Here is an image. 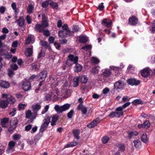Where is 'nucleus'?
I'll return each instance as SVG.
<instances>
[{
  "label": "nucleus",
  "instance_id": "33",
  "mask_svg": "<svg viewBox=\"0 0 155 155\" xmlns=\"http://www.w3.org/2000/svg\"><path fill=\"white\" fill-rule=\"evenodd\" d=\"M58 119V116L57 115H54L52 117L51 122V124L52 126L55 125Z\"/></svg>",
  "mask_w": 155,
  "mask_h": 155
},
{
  "label": "nucleus",
  "instance_id": "16",
  "mask_svg": "<svg viewBox=\"0 0 155 155\" xmlns=\"http://www.w3.org/2000/svg\"><path fill=\"white\" fill-rule=\"evenodd\" d=\"M10 86V84L7 82L3 81L0 80V87L4 88H8Z\"/></svg>",
  "mask_w": 155,
  "mask_h": 155
},
{
  "label": "nucleus",
  "instance_id": "32",
  "mask_svg": "<svg viewBox=\"0 0 155 155\" xmlns=\"http://www.w3.org/2000/svg\"><path fill=\"white\" fill-rule=\"evenodd\" d=\"M44 28L43 26L40 24H38L36 25L35 27V29L37 31L41 32Z\"/></svg>",
  "mask_w": 155,
  "mask_h": 155
},
{
  "label": "nucleus",
  "instance_id": "19",
  "mask_svg": "<svg viewBox=\"0 0 155 155\" xmlns=\"http://www.w3.org/2000/svg\"><path fill=\"white\" fill-rule=\"evenodd\" d=\"M62 27L63 31H65V32H67L69 36L72 35V32L69 29H68V25L67 24H64L63 26H62Z\"/></svg>",
  "mask_w": 155,
  "mask_h": 155
},
{
  "label": "nucleus",
  "instance_id": "28",
  "mask_svg": "<svg viewBox=\"0 0 155 155\" xmlns=\"http://www.w3.org/2000/svg\"><path fill=\"white\" fill-rule=\"evenodd\" d=\"M59 36L61 38H63L68 35L67 32H65V31L60 30L58 32Z\"/></svg>",
  "mask_w": 155,
  "mask_h": 155
},
{
  "label": "nucleus",
  "instance_id": "36",
  "mask_svg": "<svg viewBox=\"0 0 155 155\" xmlns=\"http://www.w3.org/2000/svg\"><path fill=\"white\" fill-rule=\"evenodd\" d=\"M98 122L96 120H94L91 123L88 124L87 127L89 128H92L96 126Z\"/></svg>",
  "mask_w": 155,
  "mask_h": 155
},
{
  "label": "nucleus",
  "instance_id": "44",
  "mask_svg": "<svg viewBox=\"0 0 155 155\" xmlns=\"http://www.w3.org/2000/svg\"><path fill=\"white\" fill-rule=\"evenodd\" d=\"M73 133L75 137L77 139L79 138V131L78 130H74L73 131Z\"/></svg>",
  "mask_w": 155,
  "mask_h": 155
},
{
  "label": "nucleus",
  "instance_id": "51",
  "mask_svg": "<svg viewBox=\"0 0 155 155\" xmlns=\"http://www.w3.org/2000/svg\"><path fill=\"white\" fill-rule=\"evenodd\" d=\"M11 7L12 9L14 10L15 13L17 12V5L15 2H12L11 4Z\"/></svg>",
  "mask_w": 155,
  "mask_h": 155
},
{
  "label": "nucleus",
  "instance_id": "60",
  "mask_svg": "<svg viewBox=\"0 0 155 155\" xmlns=\"http://www.w3.org/2000/svg\"><path fill=\"white\" fill-rule=\"evenodd\" d=\"M79 28L78 26H74L73 27L72 31H71L72 32V34L73 33L79 31Z\"/></svg>",
  "mask_w": 155,
  "mask_h": 155
},
{
  "label": "nucleus",
  "instance_id": "1",
  "mask_svg": "<svg viewBox=\"0 0 155 155\" xmlns=\"http://www.w3.org/2000/svg\"><path fill=\"white\" fill-rule=\"evenodd\" d=\"M2 97L6 98V100H2L0 101V107L2 109L7 108L9 102L12 103L15 101L14 98L10 94H3L2 95Z\"/></svg>",
  "mask_w": 155,
  "mask_h": 155
},
{
  "label": "nucleus",
  "instance_id": "61",
  "mask_svg": "<svg viewBox=\"0 0 155 155\" xmlns=\"http://www.w3.org/2000/svg\"><path fill=\"white\" fill-rule=\"evenodd\" d=\"M92 47L91 45H86L84 47H83L81 48L82 49H84L85 51H87L91 49Z\"/></svg>",
  "mask_w": 155,
  "mask_h": 155
},
{
  "label": "nucleus",
  "instance_id": "27",
  "mask_svg": "<svg viewBox=\"0 0 155 155\" xmlns=\"http://www.w3.org/2000/svg\"><path fill=\"white\" fill-rule=\"evenodd\" d=\"M40 45L45 48H48L49 51L51 50V48L48 44L47 42L44 41H41Z\"/></svg>",
  "mask_w": 155,
  "mask_h": 155
},
{
  "label": "nucleus",
  "instance_id": "49",
  "mask_svg": "<svg viewBox=\"0 0 155 155\" xmlns=\"http://www.w3.org/2000/svg\"><path fill=\"white\" fill-rule=\"evenodd\" d=\"M108 117H110L111 118L118 117L116 112H112L110 114Z\"/></svg>",
  "mask_w": 155,
  "mask_h": 155
},
{
  "label": "nucleus",
  "instance_id": "52",
  "mask_svg": "<svg viewBox=\"0 0 155 155\" xmlns=\"http://www.w3.org/2000/svg\"><path fill=\"white\" fill-rule=\"evenodd\" d=\"M32 113L30 110H28L26 112V117L27 118H30L31 116Z\"/></svg>",
  "mask_w": 155,
  "mask_h": 155
},
{
  "label": "nucleus",
  "instance_id": "39",
  "mask_svg": "<svg viewBox=\"0 0 155 155\" xmlns=\"http://www.w3.org/2000/svg\"><path fill=\"white\" fill-rule=\"evenodd\" d=\"M134 146L136 148H139L141 146V142L140 141L138 140H134Z\"/></svg>",
  "mask_w": 155,
  "mask_h": 155
},
{
  "label": "nucleus",
  "instance_id": "56",
  "mask_svg": "<svg viewBox=\"0 0 155 155\" xmlns=\"http://www.w3.org/2000/svg\"><path fill=\"white\" fill-rule=\"evenodd\" d=\"M48 23L47 21L42 19V25L45 28L48 26Z\"/></svg>",
  "mask_w": 155,
  "mask_h": 155
},
{
  "label": "nucleus",
  "instance_id": "40",
  "mask_svg": "<svg viewBox=\"0 0 155 155\" xmlns=\"http://www.w3.org/2000/svg\"><path fill=\"white\" fill-rule=\"evenodd\" d=\"M124 67V65L122 63L120 64L119 67H115L114 66H110V68L115 71L118 70L119 69H121Z\"/></svg>",
  "mask_w": 155,
  "mask_h": 155
},
{
  "label": "nucleus",
  "instance_id": "45",
  "mask_svg": "<svg viewBox=\"0 0 155 155\" xmlns=\"http://www.w3.org/2000/svg\"><path fill=\"white\" fill-rule=\"evenodd\" d=\"M143 128L147 129L150 126V123L148 120H146L143 124Z\"/></svg>",
  "mask_w": 155,
  "mask_h": 155
},
{
  "label": "nucleus",
  "instance_id": "62",
  "mask_svg": "<svg viewBox=\"0 0 155 155\" xmlns=\"http://www.w3.org/2000/svg\"><path fill=\"white\" fill-rule=\"evenodd\" d=\"M49 4L48 2L45 1L43 2L42 4V6L43 8H45L47 7Z\"/></svg>",
  "mask_w": 155,
  "mask_h": 155
},
{
  "label": "nucleus",
  "instance_id": "24",
  "mask_svg": "<svg viewBox=\"0 0 155 155\" xmlns=\"http://www.w3.org/2000/svg\"><path fill=\"white\" fill-rule=\"evenodd\" d=\"M138 134V133L135 131H128V137L130 139L132 137L137 136Z\"/></svg>",
  "mask_w": 155,
  "mask_h": 155
},
{
  "label": "nucleus",
  "instance_id": "41",
  "mask_svg": "<svg viewBox=\"0 0 155 155\" xmlns=\"http://www.w3.org/2000/svg\"><path fill=\"white\" fill-rule=\"evenodd\" d=\"M132 103L134 105L143 104V103L141 101L140 99H137L134 100L132 101Z\"/></svg>",
  "mask_w": 155,
  "mask_h": 155
},
{
  "label": "nucleus",
  "instance_id": "26",
  "mask_svg": "<svg viewBox=\"0 0 155 155\" xmlns=\"http://www.w3.org/2000/svg\"><path fill=\"white\" fill-rule=\"evenodd\" d=\"M88 40V38L86 36H82L79 37V41L81 43H86Z\"/></svg>",
  "mask_w": 155,
  "mask_h": 155
},
{
  "label": "nucleus",
  "instance_id": "63",
  "mask_svg": "<svg viewBox=\"0 0 155 155\" xmlns=\"http://www.w3.org/2000/svg\"><path fill=\"white\" fill-rule=\"evenodd\" d=\"M130 98H128L127 96H124L122 98V101L121 103L125 102L127 101H129Z\"/></svg>",
  "mask_w": 155,
  "mask_h": 155
},
{
  "label": "nucleus",
  "instance_id": "3",
  "mask_svg": "<svg viewBox=\"0 0 155 155\" xmlns=\"http://www.w3.org/2000/svg\"><path fill=\"white\" fill-rule=\"evenodd\" d=\"M70 105L68 104H66L61 106L58 105H55L54 108L55 110L58 113H62V112L68 110L70 107Z\"/></svg>",
  "mask_w": 155,
  "mask_h": 155
},
{
  "label": "nucleus",
  "instance_id": "54",
  "mask_svg": "<svg viewBox=\"0 0 155 155\" xmlns=\"http://www.w3.org/2000/svg\"><path fill=\"white\" fill-rule=\"evenodd\" d=\"M37 62H35L32 64V67L33 70L37 71L38 70V68L37 67Z\"/></svg>",
  "mask_w": 155,
  "mask_h": 155
},
{
  "label": "nucleus",
  "instance_id": "6",
  "mask_svg": "<svg viewBox=\"0 0 155 155\" xmlns=\"http://www.w3.org/2000/svg\"><path fill=\"white\" fill-rule=\"evenodd\" d=\"M68 58L69 59L66 62V65L68 66H71L73 63L74 64L77 63L78 61V58L77 56L74 57L73 55L71 54L68 56Z\"/></svg>",
  "mask_w": 155,
  "mask_h": 155
},
{
  "label": "nucleus",
  "instance_id": "53",
  "mask_svg": "<svg viewBox=\"0 0 155 155\" xmlns=\"http://www.w3.org/2000/svg\"><path fill=\"white\" fill-rule=\"evenodd\" d=\"M26 106V105L25 104L20 103L18 104V108L19 110H24Z\"/></svg>",
  "mask_w": 155,
  "mask_h": 155
},
{
  "label": "nucleus",
  "instance_id": "2",
  "mask_svg": "<svg viewBox=\"0 0 155 155\" xmlns=\"http://www.w3.org/2000/svg\"><path fill=\"white\" fill-rule=\"evenodd\" d=\"M68 81L66 82V83L64 84V86L60 90L55 89V90L57 91L56 93L58 94V97L60 96L66 97L69 96L70 94V91L68 90L65 87L68 85Z\"/></svg>",
  "mask_w": 155,
  "mask_h": 155
},
{
  "label": "nucleus",
  "instance_id": "42",
  "mask_svg": "<svg viewBox=\"0 0 155 155\" xmlns=\"http://www.w3.org/2000/svg\"><path fill=\"white\" fill-rule=\"evenodd\" d=\"M106 77L102 75V74L101 75L99 76L98 78L99 80L102 82H106L107 81L106 80Z\"/></svg>",
  "mask_w": 155,
  "mask_h": 155
},
{
  "label": "nucleus",
  "instance_id": "64",
  "mask_svg": "<svg viewBox=\"0 0 155 155\" xmlns=\"http://www.w3.org/2000/svg\"><path fill=\"white\" fill-rule=\"evenodd\" d=\"M11 68L13 70H16L17 69L18 67L16 64H13L11 65Z\"/></svg>",
  "mask_w": 155,
  "mask_h": 155
},
{
  "label": "nucleus",
  "instance_id": "20",
  "mask_svg": "<svg viewBox=\"0 0 155 155\" xmlns=\"http://www.w3.org/2000/svg\"><path fill=\"white\" fill-rule=\"evenodd\" d=\"M138 21V20L137 18L134 17H132L129 19V23L131 25H135L137 24Z\"/></svg>",
  "mask_w": 155,
  "mask_h": 155
},
{
  "label": "nucleus",
  "instance_id": "7",
  "mask_svg": "<svg viewBox=\"0 0 155 155\" xmlns=\"http://www.w3.org/2000/svg\"><path fill=\"white\" fill-rule=\"evenodd\" d=\"M47 73L45 71H43L41 72L37 77V79L40 82H43L45 81V78L47 77Z\"/></svg>",
  "mask_w": 155,
  "mask_h": 155
},
{
  "label": "nucleus",
  "instance_id": "37",
  "mask_svg": "<svg viewBox=\"0 0 155 155\" xmlns=\"http://www.w3.org/2000/svg\"><path fill=\"white\" fill-rule=\"evenodd\" d=\"M9 120L8 118L5 117L2 119L1 124L2 127H5L6 124L8 122Z\"/></svg>",
  "mask_w": 155,
  "mask_h": 155
},
{
  "label": "nucleus",
  "instance_id": "31",
  "mask_svg": "<svg viewBox=\"0 0 155 155\" xmlns=\"http://www.w3.org/2000/svg\"><path fill=\"white\" fill-rule=\"evenodd\" d=\"M82 69V66L78 64H77L74 68V71L75 72H80Z\"/></svg>",
  "mask_w": 155,
  "mask_h": 155
},
{
  "label": "nucleus",
  "instance_id": "35",
  "mask_svg": "<svg viewBox=\"0 0 155 155\" xmlns=\"http://www.w3.org/2000/svg\"><path fill=\"white\" fill-rule=\"evenodd\" d=\"M79 78L78 77H75L73 80V86L76 87L78 85Z\"/></svg>",
  "mask_w": 155,
  "mask_h": 155
},
{
  "label": "nucleus",
  "instance_id": "23",
  "mask_svg": "<svg viewBox=\"0 0 155 155\" xmlns=\"http://www.w3.org/2000/svg\"><path fill=\"white\" fill-rule=\"evenodd\" d=\"M123 110L121 107H119L117 108L115 110L118 116V117H119L120 116L123 115Z\"/></svg>",
  "mask_w": 155,
  "mask_h": 155
},
{
  "label": "nucleus",
  "instance_id": "15",
  "mask_svg": "<svg viewBox=\"0 0 155 155\" xmlns=\"http://www.w3.org/2000/svg\"><path fill=\"white\" fill-rule=\"evenodd\" d=\"M101 23L103 25H105L106 27L110 28L111 27L112 22L111 20L105 19L102 21Z\"/></svg>",
  "mask_w": 155,
  "mask_h": 155
},
{
  "label": "nucleus",
  "instance_id": "58",
  "mask_svg": "<svg viewBox=\"0 0 155 155\" xmlns=\"http://www.w3.org/2000/svg\"><path fill=\"white\" fill-rule=\"evenodd\" d=\"M49 108V105H46L45 107L44 110L42 111L41 112V113L42 114H45V113L47 112L48 109Z\"/></svg>",
  "mask_w": 155,
  "mask_h": 155
},
{
  "label": "nucleus",
  "instance_id": "30",
  "mask_svg": "<svg viewBox=\"0 0 155 155\" xmlns=\"http://www.w3.org/2000/svg\"><path fill=\"white\" fill-rule=\"evenodd\" d=\"M32 109L34 111H37L41 108V106L38 103L33 105L32 106Z\"/></svg>",
  "mask_w": 155,
  "mask_h": 155
},
{
  "label": "nucleus",
  "instance_id": "21",
  "mask_svg": "<svg viewBox=\"0 0 155 155\" xmlns=\"http://www.w3.org/2000/svg\"><path fill=\"white\" fill-rule=\"evenodd\" d=\"M111 71L110 70L106 68L104 70L102 73V75L105 77H109L111 74Z\"/></svg>",
  "mask_w": 155,
  "mask_h": 155
},
{
  "label": "nucleus",
  "instance_id": "17",
  "mask_svg": "<svg viewBox=\"0 0 155 155\" xmlns=\"http://www.w3.org/2000/svg\"><path fill=\"white\" fill-rule=\"evenodd\" d=\"M78 110H81L84 114H86L87 113V108L81 104H80L78 106Z\"/></svg>",
  "mask_w": 155,
  "mask_h": 155
},
{
  "label": "nucleus",
  "instance_id": "43",
  "mask_svg": "<svg viewBox=\"0 0 155 155\" xmlns=\"http://www.w3.org/2000/svg\"><path fill=\"white\" fill-rule=\"evenodd\" d=\"M109 138L107 136H104L102 138V142L103 143H106L109 140Z\"/></svg>",
  "mask_w": 155,
  "mask_h": 155
},
{
  "label": "nucleus",
  "instance_id": "14",
  "mask_svg": "<svg viewBox=\"0 0 155 155\" xmlns=\"http://www.w3.org/2000/svg\"><path fill=\"white\" fill-rule=\"evenodd\" d=\"M124 86V83L121 81H119L114 84V87L116 89L123 88Z\"/></svg>",
  "mask_w": 155,
  "mask_h": 155
},
{
  "label": "nucleus",
  "instance_id": "48",
  "mask_svg": "<svg viewBox=\"0 0 155 155\" xmlns=\"http://www.w3.org/2000/svg\"><path fill=\"white\" fill-rule=\"evenodd\" d=\"M50 5L53 9H57L58 8V5L57 3L52 2L50 3Z\"/></svg>",
  "mask_w": 155,
  "mask_h": 155
},
{
  "label": "nucleus",
  "instance_id": "50",
  "mask_svg": "<svg viewBox=\"0 0 155 155\" xmlns=\"http://www.w3.org/2000/svg\"><path fill=\"white\" fill-rule=\"evenodd\" d=\"M91 61L93 63L98 64L99 62L100 61L97 58L93 57L91 58Z\"/></svg>",
  "mask_w": 155,
  "mask_h": 155
},
{
  "label": "nucleus",
  "instance_id": "34",
  "mask_svg": "<svg viewBox=\"0 0 155 155\" xmlns=\"http://www.w3.org/2000/svg\"><path fill=\"white\" fill-rule=\"evenodd\" d=\"M141 140L143 142L147 143L148 142V139L146 134H143L141 137Z\"/></svg>",
  "mask_w": 155,
  "mask_h": 155
},
{
  "label": "nucleus",
  "instance_id": "18",
  "mask_svg": "<svg viewBox=\"0 0 155 155\" xmlns=\"http://www.w3.org/2000/svg\"><path fill=\"white\" fill-rule=\"evenodd\" d=\"M33 46H31L30 48H27L25 51V54L27 56H30L33 53Z\"/></svg>",
  "mask_w": 155,
  "mask_h": 155
},
{
  "label": "nucleus",
  "instance_id": "5",
  "mask_svg": "<svg viewBox=\"0 0 155 155\" xmlns=\"http://www.w3.org/2000/svg\"><path fill=\"white\" fill-rule=\"evenodd\" d=\"M50 122V118L49 117H45L43 121V124L41 125L40 130L41 132H43L48 127Z\"/></svg>",
  "mask_w": 155,
  "mask_h": 155
},
{
  "label": "nucleus",
  "instance_id": "22",
  "mask_svg": "<svg viewBox=\"0 0 155 155\" xmlns=\"http://www.w3.org/2000/svg\"><path fill=\"white\" fill-rule=\"evenodd\" d=\"M20 26H23L24 24L25 21L23 17H20L18 19L16 20L15 22Z\"/></svg>",
  "mask_w": 155,
  "mask_h": 155
},
{
  "label": "nucleus",
  "instance_id": "38",
  "mask_svg": "<svg viewBox=\"0 0 155 155\" xmlns=\"http://www.w3.org/2000/svg\"><path fill=\"white\" fill-rule=\"evenodd\" d=\"M151 28H150V31L152 33H155V20H154L151 25Z\"/></svg>",
  "mask_w": 155,
  "mask_h": 155
},
{
  "label": "nucleus",
  "instance_id": "29",
  "mask_svg": "<svg viewBox=\"0 0 155 155\" xmlns=\"http://www.w3.org/2000/svg\"><path fill=\"white\" fill-rule=\"evenodd\" d=\"M78 141H73V142L65 145L64 147L65 148L68 147H71L75 146L78 144Z\"/></svg>",
  "mask_w": 155,
  "mask_h": 155
},
{
  "label": "nucleus",
  "instance_id": "10",
  "mask_svg": "<svg viewBox=\"0 0 155 155\" xmlns=\"http://www.w3.org/2000/svg\"><path fill=\"white\" fill-rule=\"evenodd\" d=\"M23 89L25 91H28L31 89V84L30 82L26 80L23 81L22 85Z\"/></svg>",
  "mask_w": 155,
  "mask_h": 155
},
{
  "label": "nucleus",
  "instance_id": "25",
  "mask_svg": "<svg viewBox=\"0 0 155 155\" xmlns=\"http://www.w3.org/2000/svg\"><path fill=\"white\" fill-rule=\"evenodd\" d=\"M51 80L50 83L52 87H55L58 85V82L56 80H55L53 78H50Z\"/></svg>",
  "mask_w": 155,
  "mask_h": 155
},
{
  "label": "nucleus",
  "instance_id": "11",
  "mask_svg": "<svg viewBox=\"0 0 155 155\" xmlns=\"http://www.w3.org/2000/svg\"><path fill=\"white\" fill-rule=\"evenodd\" d=\"M18 120L16 118H14L12 120L11 123V127L9 128L10 131L14 130L18 124Z\"/></svg>",
  "mask_w": 155,
  "mask_h": 155
},
{
  "label": "nucleus",
  "instance_id": "13",
  "mask_svg": "<svg viewBox=\"0 0 155 155\" xmlns=\"http://www.w3.org/2000/svg\"><path fill=\"white\" fill-rule=\"evenodd\" d=\"M151 70L148 67H147L143 69L141 71L142 76L144 77H147L149 75Z\"/></svg>",
  "mask_w": 155,
  "mask_h": 155
},
{
  "label": "nucleus",
  "instance_id": "46",
  "mask_svg": "<svg viewBox=\"0 0 155 155\" xmlns=\"http://www.w3.org/2000/svg\"><path fill=\"white\" fill-rule=\"evenodd\" d=\"M81 79V83L84 84L86 83L88 80L87 78L85 75L82 76Z\"/></svg>",
  "mask_w": 155,
  "mask_h": 155
},
{
  "label": "nucleus",
  "instance_id": "59",
  "mask_svg": "<svg viewBox=\"0 0 155 155\" xmlns=\"http://www.w3.org/2000/svg\"><path fill=\"white\" fill-rule=\"evenodd\" d=\"M21 137V136L19 134H15L13 136V138L15 140H17L19 139Z\"/></svg>",
  "mask_w": 155,
  "mask_h": 155
},
{
  "label": "nucleus",
  "instance_id": "47",
  "mask_svg": "<svg viewBox=\"0 0 155 155\" xmlns=\"http://www.w3.org/2000/svg\"><path fill=\"white\" fill-rule=\"evenodd\" d=\"M33 7L31 5H29L27 8V12L30 14L32 13L33 11Z\"/></svg>",
  "mask_w": 155,
  "mask_h": 155
},
{
  "label": "nucleus",
  "instance_id": "9",
  "mask_svg": "<svg viewBox=\"0 0 155 155\" xmlns=\"http://www.w3.org/2000/svg\"><path fill=\"white\" fill-rule=\"evenodd\" d=\"M127 83L132 86H137L139 85L140 81L139 80H137L135 79L131 78L127 80Z\"/></svg>",
  "mask_w": 155,
  "mask_h": 155
},
{
  "label": "nucleus",
  "instance_id": "4",
  "mask_svg": "<svg viewBox=\"0 0 155 155\" xmlns=\"http://www.w3.org/2000/svg\"><path fill=\"white\" fill-rule=\"evenodd\" d=\"M55 89L53 90L51 92L46 94L45 97L47 100H50L52 99H56L58 98V94L56 93Z\"/></svg>",
  "mask_w": 155,
  "mask_h": 155
},
{
  "label": "nucleus",
  "instance_id": "12",
  "mask_svg": "<svg viewBox=\"0 0 155 155\" xmlns=\"http://www.w3.org/2000/svg\"><path fill=\"white\" fill-rule=\"evenodd\" d=\"M35 41V38L33 35H28L26 40L25 45H28L30 44H33Z\"/></svg>",
  "mask_w": 155,
  "mask_h": 155
},
{
  "label": "nucleus",
  "instance_id": "55",
  "mask_svg": "<svg viewBox=\"0 0 155 155\" xmlns=\"http://www.w3.org/2000/svg\"><path fill=\"white\" fill-rule=\"evenodd\" d=\"M5 58L7 59H10L12 58V54L10 53H7L4 55Z\"/></svg>",
  "mask_w": 155,
  "mask_h": 155
},
{
  "label": "nucleus",
  "instance_id": "57",
  "mask_svg": "<svg viewBox=\"0 0 155 155\" xmlns=\"http://www.w3.org/2000/svg\"><path fill=\"white\" fill-rule=\"evenodd\" d=\"M99 71V69L97 68V67H94L92 68L91 70V72L94 73H97Z\"/></svg>",
  "mask_w": 155,
  "mask_h": 155
},
{
  "label": "nucleus",
  "instance_id": "8",
  "mask_svg": "<svg viewBox=\"0 0 155 155\" xmlns=\"http://www.w3.org/2000/svg\"><path fill=\"white\" fill-rule=\"evenodd\" d=\"M15 144L16 142L13 141H11L9 142L8 147L6 150L8 153L12 152L15 150L14 147Z\"/></svg>",
  "mask_w": 155,
  "mask_h": 155
}]
</instances>
